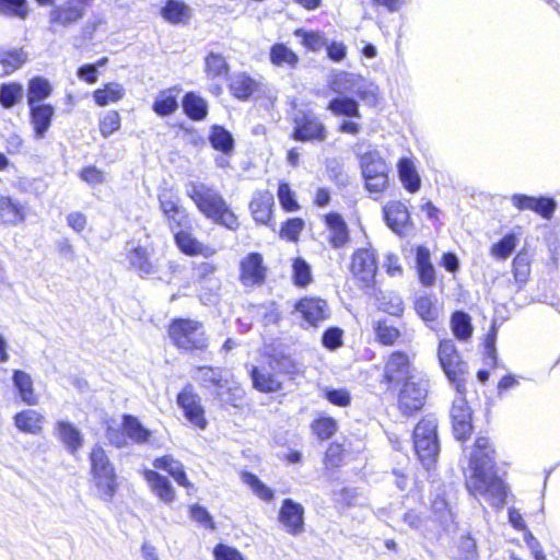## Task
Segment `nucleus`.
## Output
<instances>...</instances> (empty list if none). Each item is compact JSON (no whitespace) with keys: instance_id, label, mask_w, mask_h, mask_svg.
Segmentation results:
<instances>
[{"instance_id":"nucleus-1","label":"nucleus","mask_w":560,"mask_h":560,"mask_svg":"<svg viewBox=\"0 0 560 560\" xmlns=\"http://www.w3.org/2000/svg\"><path fill=\"white\" fill-rule=\"evenodd\" d=\"M470 476L466 479L467 490L475 497H482L494 508H502L506 500V488L497 476L494 450L486 436H479L469 460Z\"/></svg>"},{"instance_id":"nucleus-2","label":"nucleus","mask_w":560,"mask_h":560,"mask_svg":"<svg viewBox=\"0 0 560 560\" xmlns=\"http://www.w3.org/2000/svg\"><path fill=\"white\" fill-rule=\"evenodd\" d=\"M185 192L207 219L231 231L237 230V217L218 189L201 182L190 180L185 185Z\"/></svg>"},{"instance_id":"nucleus-3","label":"nucleus","mask_w":560,"mask_h":560,"mask_svg":"<svg viewBox=\"0 0 560 560\" xmlns=\"http://www.w3.org/2000/svg\"><path fill=\"white\" fill-rule=\"evenodd\" d=\"M89 459L90 472L97 494L103 501L109 502L118 488L115 467L100 444L92 446Z\"/></svg>"},{"instance_id":"nucleus-4","label":"nucleus","mask_w":560,"mask_h":560,"mask_svg":"<svg viewBox=\"0 0 560 560\" xmlns=\"http://www.w3.org/2000/svg\"><path fill=\"white\" fill-rule=\"evenodd\" d=\"M168 335L178 349L187 352L205 351L209 345L203 324L195 319H174L168 327Z\"/></svg>"},{"instance_id":"nucleus-5","label":"nucleus","mask_w":560,"mask_h":560,"mask_svg":"<svg viewBox=\"0 0 560 560\" xmlns=\"http://www.w3.org/2000/svg\"><path fill=\"white\" fill-rule=\"evenodd\" d=\"M438 420L432 417L423 418L415 428L412 434L415 452L421 464L429 469L440 453L438 439Z\"/></svg>"},{"instance_id":"nucleus-6","label":"nucleus","mask_w":560,"mask_h":560,"mask_svg":"<svg viewBox=\"0 0 560 560\" xmlns=\"http://www.w3.org/2000/svg\"><path fill=\"white\" fill-rule=\"evenodd\" d=\"M438 357L448 381L455 385L458 393H465L468 366L467 363L462 360L455 342L452 339L441 340L438 348Z\"/></svg>"},{"instance_id":"nucleus-7","label":"nucleus","mask_w":560,"mask_h":560,"mask_svg":"<svg viewBox=\"0 0 560 560\" xmlns=\"http://www.w3.org/2000/svg\"><path fill=\"white\" fill-rule=\"evenodd\" d=\"M293 364L289 359H272L269 366H252L249 373L254 387L261 393H276L282 389L280 374L291 373Z\"/></svg>"},{"instance_id":"nucleus-8","label":"nucleus","mask_w":560,"mask_h":560,"mask_svg":"<svg viewBox=\"0 0 560 560\" xmlns=\"http://www.w3.org/2000/svg\"><path fill=\"white\" fill-rule=\"evenodd\" d=\"M361 170L365 187L371 192H382L388 186V165L376 151L361 156Z\"/></svg>"},{"instance_id":"nucleus-9","label":"nucleus","mask_w":560,"mask_h":560,"mask_svg":"<svg viewBox=\"0 0 560 560\" xmlns=\"http://www.w3.org/2000/svg\"><path fill=\"white\" fill-rule=\"evenodd\" d=\"M350 271L361 289H372L377 271L376 254L371 248H360L352 255Z\"/></svg>"},{"instance_id":"nucleus-10","label":"nucleus","mask_w":560,"mask_h":560,"mask_svg":"<svg viewBox=\"0 0 560 560\" xmlns=\"http://www.w3.org/2000/svg\"><path fill=\"white\" fill-rule=\"evenodd\" d=\"M428 395V382L424 380H412L404 383L398 395V408L406 415L422 409Z\"/></svg>"},{"instance_id":"nucleus-11","label":"nucleus","mask_w":560,"mask_h":560,"mask_svg":"<svg viewBox=\"0 0 560 560\" xmlns=\"http://www.w3.org/2000/svg\"><path fill=\"white\" fill-rule=\"evenodd\" d=\"M457 394L458 395L454 398L451 409L452 427L456 440L465 441L472 432V413L464 397L465 393L462 394L457 392Z\"/></svg>"},{"instance_id":"nucleus-12","label":"nucleus","mask_w":560,"mask_h":560,"mask_svg":"<svg viewBox=\"0 0 560 560\" xmlns=\"http://www.w3.org/2000/svg\"><path fill=\"white\" fill-rule=\"evenodd\" d=\"M177 404L183 409L185 418L195 427L206 429L208 422L200 397L194 393L192 386L187 385L177 396Z\"/></svg>"},{"instance_id":"nucleus-13","label":"nucleus","mask_w":560,"mask_h":560,"mask_svg":"<svg viewBox=\"0 0 560 560\" xmlns=\"http://www.w3.org/2000/svg\"><path fill=\"white\" fill-rule=\"evenodd\" d=\"M88 8L78 0H66L60 4L52 5L49 12V23L63 27L71 26L85 16Z\"/></svg>"},{"instance_id":"nucleus-14","label":"nucleus","mask_w":560,"mask_h":560,"mask_svg":"<svg viewBox=\"0 0 560 560\" xmlns=\"http://www.w3.org/2000/svg\"><path fill=\"white\" fill-rule=\"evenodd\" d=\"M293 139L298 141H324L327 131L324 124L313 114H302L294 120Z\"/></svg>"},{"instance_id":"nucleus-15","label":"nucleus","mask_w":560,"mask_h":560,"mask_svg":"<svg viewBox=\"0 0 560 560\" xmlns=\"http://www.w3.org/2000/svg\"><path fill=\"white\" fill-rule=\"evenodd\" d=\"M279 522L293 536L304 532V508L292 499H284L278 515Z\"/></svg>"},{"instance_id":"nucleus-16","label":"nucleus","mask_w":560,"mask_h":560,"mask_svg":"<svg viewBox=\"0 0 560 560\" xmlns=\"http://www.w3.org/2000/svg\"><path fill=\"white\" fill-rule=\"evenodd\" d=\"M384 378L388 383L399 384L412 381L411 364L405 352H393L384 368Z\"/></svg>"},{"instance_id":"nucleus-17","label":"nucleus","mask_w":560,"mask_h":560,"mask_svg":"<svg viewBox=\"0 0 560 560\" xmlns=\"http://www.w3.org/2000/svg\"><path fill=\"white\" fill-rule=\"evenodd\" d=\"M240 280L245 287L261 284L266 278V267L262 256L258 253H250L241 260Z\"/></svg>"},{"instance_id":"nucleus-18","label":"nucleus","mask_w":560,"mask_h":560,"mask_svg":"<svg viewBox=\"0 0 560 560\" xmlns=\"http://www.w3.org/2000/svg\"><path fill=\"white\" fill-rule=\"evenodd\" d=\"M384 218L388 228L400 236H405L411 229L410 215L407 207L400 201L388 202L384 207Z\"/></svg>"},{"instance_id":"nucleus-19","label":"nucleus","mask_w":560,"mask_h":560,"mask_svg":"<svg viewBox=\"0 0 560 560\" xmlns=\"http://www.w3.org/2000/svg\"><path fill=\"white\" fill-rule=\"evenodd\" d=\"M54 434L73 456H75L83 446L84 438L82 432L67 420H59L55 423Z\"/></svg>"},{"instance_id":"nucleus-20","label":"nucleus","mask_w":560,"mask_h":560,"mask_svg":"<svg viewBox=\"0 0 560 560\" xmlns=\"http://www.w3.org/2000/svg\"><path fill=\"white\" fill-rule=\"evenodd\" d=\"M295 310L300 312L311 326H317L318 323L328 318L329 310L327 302L316 298H305L300 300Z\"/></svg>"},{"instance_id":"nucleus-21","label":"nucleus","mask_w":560,"mask_h":560,"mask_svg":"<svg viewBox=\"0 0 560 560\" xmlns=\"http://www.w3.org/2000/svg\"><path fill=\"white\" fill-rule=\"evenodd\" d=\"M30 121L34 130V138L40 140L45 138L51 126L55 116V107L50 104L28 105Z\"/></svg>"},{"instance_id":"nucleus-22","label":"nucleus","mask_w":560,"mask_h":560,"mask_svg":"<svg viewBox=\"0 0 560 560\" xmlns=\"http://www.w3.org/2000/svg\"><path fill=\"white\" fill-rule=\"evenodd\" d=\"M513 281L508 288L511 294L520 292L528 281L530 275V257L527 252H520L512 262Z\"/></svg>"},{"instance_id":"nucleus-23","label":"nucleus","mask_w":560,"mask_h":560,"mask_svg":"<svg viewBox=\"0 0 560 560\" xmlns=\"http://www.w3.org/2000/svg\"><path fill=\"white\" fill-rule=\"evenodd\" d=\"M174 237L178 248L188 256L201 255L203 257H210L215 254L214 248L199 242L186 230L176 231Z\"/></svg>"},{"instance_id":"nucleus-24","label":"nucleus","mask_w":560,"mask_h":560,"mask_svg":"<svg viewBox=\"0 0 560 560\" xmlns=\"http://www.w3.org/2000/svg\"><path fill=\"white\" fill-rule=\"evenodd\" d=\"M512 203L518 210H533L544 218H550L556 209V203L552 199L535 198L526 195H513Z\"/></svg>"},{"instance_id":"nucleus-25","label":"nucleus","mask_w":560,"mask_h":560,"mask_svg":"<svg viewBox=\"0 0 560 560\" xmlns=\"http://www.w3.org/2000/svg\"><path fill=\"white\" fill-rule=\"evenodd\" d=\"M415 310L425 323H435L443 312V307L435 294L419 295L415 301Z\"/></svg>"},{"instance_id":"nucleus-26","label":"nucleus","mask_w":560,"mask_h":560,"mask_svg":"<svg viewBox=\"0 0 560 560\" xmlns=\"http://www.w3.org/2000/svg\"><path fill=\"white\" fill-rule=\"evenodd\" d=\"M325 223L330 231L329 242L334 248H341L349 242V231L343 218L339 213L325 215Z\"/></svg>"},{"instance_id":"nucleus-27","label":"nucleus","mask_w":560,"mask_h":560,"mask_svg":"<svg viewBox=\"0 0 560 560\" xmlns=\"http://www.w3.org/2000/svg\"><path fill=\"white\" fill-rule=\"evenodd\" d=\"M273 203V195L270 191H257L249 203L254 220L259 223H267L270 219Z\"/></svg>"},{"instance_id":"nucleus-28","label":"nucleus","mask_w":560,"mask_h":560,"mask_svg":"<svg viewBox=\"0 0 560 560\" xmlns=\"http://www.w3.org/2000/svg\"><path fill=\"white\" fill-rule=\"evenodd\" d=\"M144 478L150 483L151 490L158 495L163 502L171 503L175 499V490L171 481L163 475L155 470H145Z\"/></svg>"},{"instance_id":"nucleus-29","label":"nucleus","mask_w":560,"mask_h":560,"mask_svg":"<svg viewBox=\"0 0 560 560\" xmlns=\"http://www.w3.org/2000/svg\"><path fill=\"white\" fill-rule=\"evenodd\" d=\"M12 381L23 402L28 406L38 405V397L34 392L33 380L28 373L14 370Z\"/></svg>"},{"instance_id":"nucleus-30","label":"nucleus","mask_w":560,"mask_h":560,"mask_svg":"<svg viewBox=\"0 0 560 560\" xmlns=\"http://www.w3.org/2000/svg\"><path fill=\"white\" fill-rule=\"evenodd\" d=\"M180 90L178 88H171L162 90L158 93L152 109L159 116H170L178 108V94Z\"/></svg>"},{"instance_id":"nucleus-31","label":"nucleus","mask_w":560,"mask_h":560,"mask_svg":"<svg viewBox=\"0 0 560 560\" xmlns=\"http://www.w3.org/2000/svg\"><path fill=\"white\" fill-rule=\"evenodd\" d=\"M192 378L203 388L214 389L215 387L225 386L223 371L220 368L198 366L196 368Z\"/></svg>"},{"instance_id":"nucleus-32","label":"nucleus","mask_w":560,"mask_h":560,"mask_svg":"<svg viewBox=\"0 0 560 560\" xmlns=\"http://www.w3.org/2000/svg\"><path fill=\"white\" fill-rule=\"evenodd\" d=\"M161 15L171 24H187L191 16V10L183 1L167 0L161 9Z\"/></svg>"},{"instance_id":"nucleus-33","label":"nucleus","mask_w":560,"mask_h":560,"mask_svg":"<svg viewBox=\"0 0 560 560\" xmlns=\"http://www.w3.org/2000/svg\"><path fill=\"white\" fill-rule=\"evenodd\" d=\"M44 417L34 409L23 410L14 416L15 427L28 434H39L43 429Z\"/></svg>"},{"instance_id":"nucleus-34","label":"nucleus","mask_w":560,"mask_h":560,"mask_svg":"<svg viewBox=\"0 0 560 560\" xmlns=\"http://www.w3.org/2000/svg\"><path fill=\"white\" fill-rule=\"evenodd\" d=\"M153 466L158 469L166 470L179 486L185 488L191 487V483L187 479L183 464L175 459L173 456L165 455L155 458Z\"/></svg>"},{"instance_id":"nucleus-35","label":"nucleus","mask_w":560,"mask_h":560,"mask_svg":"<svg viewBox=\"0 0 560 560\" xmlns=\"http://www.w3.org/2000/svg\"><path fill=\"white\" fill-rule=\"evenodd\" d=\"M417 270L419 280L424 287H433L435 284V269L430 260V250L424 246L417 248L416 256Z\"/></svg>"},{"instance_id":"nucleus-36","label":"nucleus","mask_w":560,"mask_h":560,"mask_svg":"<svg viewBox=\"0 0 560 560\" xmlns=\"http://www.w3.org/2000/svg\"><path fill=\"white\" fill-rule=\"evenodd\" d=\"M214 398L222 407H240L243 401V389L225 378V386L215 387L212 392Z\"/></svg>"},{"instance_id":"nucleus-37","label":"nucleus","mask_w":560,"mask_h":560,"mask_svg":"<svg viewBox=\"0 0 560 560\" xmlns=\"http://www.w3.org/2000/svg\"><path fill=\"white\" fill-rule=\"evenodd\" d=\"M122 430L127 438L137 444H144L149 442L152 433L145 429L139 419L131 415L122 417Z\"/></svg>"},{"instance_id":"nucleus-38","label":"nucleus","mask_w":560,"mask_h":560,"mask_svg":"<svg viewBox=\"0 0 560 560\" xmlns=\"http://www.w3.org/2000/svg\"><path fill=\"white\" fill-rule=\"evenodd\" d=\"M52 86L49 81L43 77H35L28 81L27 85V104L39 105L50 96Z\"/></svg>"},{"instance_id":"nucleus-39","label":"nucleus","mask_w":560,"mask_h":560,"mask_svg":"<svg viewBox=\"0 0 560 560\" xmlns=\"http://www.w3.org/2000/svg\"><path fill=\"white\" fill-rule=\"evenodd\" d=\"M24 219L23 207L0 194V224H16Z\"/></svg>"},{"instance_id":"nucleus-40","label":"nucleus","mask_w":560,"mask_h":560,"mask_svg":"<svg viewBox=\"0 0 560 560\" xmlns=\"http://www.w3.org/2000/svg\"><path fill=\"white\" fill-rule=\"evenodd\" d=\"M398 174L405 189L409 192L419 190L421 179L411 160L405 158L398 162Z\"/></svg>"},{"instance_id":"nucleus-41","label":"nucleus","mask_w":560,"mask_h":560,"mask_svg":"<svg viewBox=\"0 0 560 560\" xmlns=\"http://www.w3.org/2000/svg\"><path fill=\"white\" fill-rule=\"evenodd\" d=\"M183 109L190 119L202 120L208 114V104L199 95L189 92L183 98Z\"/></svg>"},{"instance_id":"nucleus-42","label":"nucleus","mask_w":560,"mask_h":560,"mask_svg":"<svg viewBox=\"0 0 560 560\" xmlns=\"http://www.w3.org/2000/svg\"><path fill=\"white\" fill-rule=\"evenodd\" d=\"M26 61L23 49L0 51V78L13 73Z\"/></svg>"},{"instance_id":"nucleus-43","label":"nucleus","mask_w":560,"mask_h":560,"mask_svg":"<svg viewBox=\"0 0 560 560\" xmlns=\"http://www.w3.org/2000/svg\"><path fill=\"white\" fill-rule=\"evenodd\" d=\"M451 329L458 340H468L472 335L470 316L463 311H456L451 317Z\"/></svg>"},{"instance_id":"nucleus-44","label":"nucleus","mask_w":560,"mask_h":560,"mask_svg":"<svg viewBox=\"0 0 560 560\" xmlns=\"http://www.w3.org/2000/svg\"><path fill=\"white\" fill-rule=\"evenodd\" d=\"M327 108L336 116L361 118L359 103L350 97H335L328 103Z\"/></svg>"},{"instance_id":"nucleus-45","label":"nucleus","mask_w":560,"mask_h":560,"mask_svg":"<svg viewBox=\"0 0 560 560\" xmlns=\"http://www.w3.org/2000/svg\"><path fill=\"white\" fill-rule=\"evenodd\" d=\"M270 61L278 67L288 66L294 69L299 63V57L284 44H275L270 48Z\"/></svg>"},{"instance_id":"nucleus-46","label":"nucleus","mask_w":560,"mask_h":560,"mask_svg":"<svg viewBox=\"0 0 560 560\" xmlns=\"http://www.w3.org/2000/svg\"><path fill=\"white\" fill-rule=\"evenodd\" d=\"M24 95V89L21 83L10 82L0 85V104L9 109L20 103Z\"/></svg>"},{"instance_id":"nucleus-47","label":"nucleus","mask_w":560,"mask_h":560,"mask_svg":"<svg viewBox=\"0 0 560 560\" xmlns=\"http://www.w3.org/2000/svg\"><path fill=\"white\" fill-rule=\"evenodd\" d=\"M129 264L140 276H148L154 272L153 264L150 261L147 248L135 247L128 255Z\"/></svg>"},{"instance_id":"nucleus-48","label":"nucleus","mask_w":560,"mask_h":560,"mask_svg":"<svg viewBox=\"0 0 560 560\" xmlns=\"http://www.w3.org/2000/svg\"><path fill=\"white\" fill-rule=\"evenodd\" d=\"M209 141L215 150L223 153H230L234 149V139L231 132L218 125L212 126Z\"/></svg>"},{"instance_id":"nucleus-49","label":"nucleus","mask_w":560,"mask_h":560,"mask_svg":"<svg viewBox=\"0 0 560 560\" xmlns=\"http://www.w3.org/2000/svg\"><path fill=\"white\" fill-rule=\"evenodd\" d=\"M125 95V89L120 83L110 82L107 83L103 89H98L94 92V100L97 105L106 106L109 103H116L121 100Z\"/></svg>"},{"instance_id":"nucleus-50","label":"nucleus","mask_w":560,"mask_h":560,"mask_svg":"<svg viewBox=\"0 0 560 560\" xmlns=\"http://www.w3.org/2000/svg\"><path fill=\"white\" fill-rule=\"evenodd\" d=\"M233 95L240 100H247L256 90L255 81L245 73L235 74L230 84Z\"/></svg>"},{"instance_id":"nucleus-51","label":"nucleus","mask_w":560,"mask_h":560,"mask_svg":"<svg viewBox=\"0 0 560 560\" xmlns=\"http://www.w3.org/2000/svg\"><path fill=\"white\" fill-rule=\"evenodd\" d=\"M217 265L209 261L195 262L192 265L194 279L198 288L206 287V283L219 280L214 277Z\"/></svg>"},{"instance_id":"nucleus-52","label":"nucleus","mask_w":560,"mask_h":560,"mask_svg":"<svg viewBox=\"0 0 560 560\" xmlns=\"http://www.w3.org/2000/svg\"><path fill=\"white\" fill-rule=\"evenodd\" d=\"M229 71V65L220 54L210 52L206 58V72L208 78L214 79L225 77Z\"/></svg>"},{"instance_id":"nucleus-53","label":"nucleus","mask_w":560,"mask_h":560,"mask_svg":"<svg viewBox=\"0 0 560 560\" xmlns=\"http://www.w3.org/2000/svg\"><path fill=\"white\" fill-rule=\"evenodd\" d=\"M242 480L249 486L253 492L264 501L270 502L273 499V491L267 487L258 477L252 472H243Z\"/></svg>"},{"instance_id":"nucleus-54","label":"nucleus","mask_w":560,"mask_h":560,"mask_svg":"<svg viewBox=\"0 0 560 560\" xmlns=\"http://www.w3.org/2000/svg\"><path fill=\"white\" fill-rule=\"evenodd\" d=\"M354 94L370 106H375L378 103V86L373 82L368 81L363 77H361V82L358 85Z\"/></svg>"},{"instance_id":"nucleus-55","label":"nucleus","mask_w":560,"mask_h":560,"mask_svg":"<svg viewBox=\"0 0 560 560\" xmlns=\"http://www.w3.org/2000/svg\"><path fill=\"white\" fill-rule=\"evenodd\" d=\"M361 82V75L354 73H341L334 82V91L339 94L355 93Z\"/></svg>"},{"instance_id":"nucleus-56","label":"nucleus","mask_w":560,"mask_h":560,"mask_svg":"<svg viewBox=\"0 0 560 560\" xmlns=\"http://www.w3.org/2000/svg\"><path fill=\"white\" fill-rule=\"evenodd\" d=\"M0 14L24 20L28 15L26 0H0Z\"/></svg>"},{"instance_id":"nucleus-57","label":"nucleus","mask_w":560,"mask_h":560,"mask_svg":"<svg viewBox=\"0 0 560 560\" xmlns=\"http://www.w3.org/2000/svg\"><path fill=\"white\" fill-rule=\"evenodd\" d=\"M375 332L377 340L385 346L394 345L400 337L399 329L389 325L386 320L376 323Z\"/></svg>"},{"instance_id":"nucleus-58","label":"nucleus","mask_w":560,"mask_h":560,"mask_svg":"<svg viewBox=\"0 0 560 560\" xmlns=\"http://www.w3.org/2000/svg\"><path fill=\"white\" fill-rule=\"evenodd\" d=\"M292 268L296 285L306 287L312 281L311 266L303 258H295Z\"/></svg>"},{"instance_id":"nucleus-59","label":"nucleus","mask_w":560,"mask_h":560,"mask_svg":"<svg viewBox=\"0 0 560 560\" xmlns=\"http://www.w3.org/2000/svg\"><path fill=\"white\" fill-rule=\"evenodd\" d=\"M516 247V237L513 234L505 235L499 243L491 247L492 256L506 259Z\"/></svg>"},{"instance_id":"nucleus-60","label":"nucleus","mask_w":560,"mask_h":560,"mask_svg":"<svg viewBox=\"0 0 560 560\" xmlns=\"http://www.w3.org/2000/svg\"><path fill=\"white\" fill-rule=\"evenodd\" d=\"M164 217L166 218L168 228L174 233L178 229L190 228L189 215L184 207H180V208L174 210V212H170L168 214H164Z\"/></svg>"},{"instance_id":"nucleus-61","label":"nucleus","mask_w":560,"mask_h":560,"mask_svg":"<svg viewBox=\"0 0 560 560\" xmlns=\"http://www.w3.org/2000/svg\"><path fill=\"white\" fill-rule=\"evenodd\" d=\"M277 195L280 205L285 211L293 212L300 208L298 201L295 200L294 192L291 190L289 184L280 183Z\"/></svg>"},{"instance_id":"nucleus-62","label":"nucleus","mask_w":560,"mask_h":560,"mask_svg":"<svg viewBox=\"0 0 560 560\" xmlns=\"http://www.w3.org/2000/svg\"><path fill=\"white\" fill-rule=\"evenodd\" d=\"M120 128V115L116 110L106 113L100 122V131L104 138L109 137L112 133Z\"/></svg>"},{"instance_id":"nucleus-63","label":"nucleus","mask_w":560,"mask_h":560,"mask_svg":"<svg viewBox=\"0 0 560 560\" xmlns=\"http://www.w3.org/2000/svg\"><path fill=\"white\" fill-rule=\"evenodd\" d=\"M314 433L320 440H327L334 435L337 430V423L331 418H320L312 424Z\"/></svg>"},{"instance_id":"nucleus-64","label":"nucleus","mask_w":560,"mask_h":560,"mask_svg":"<svg viewBox=\"0 0 560 560\" xmlns=\"http://www.w3.org/2000/svg\"><path fill=\"white\" fill-rule=\"evenodd\" d=\"M458 560H479L476 540L470 536L460 539Z\"/></svg>"}]
</instances>
